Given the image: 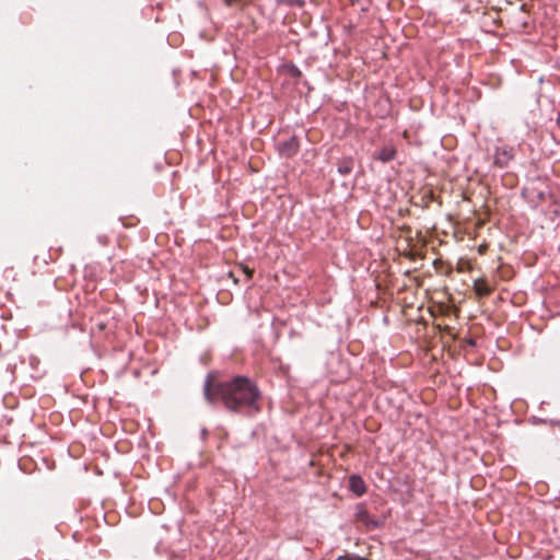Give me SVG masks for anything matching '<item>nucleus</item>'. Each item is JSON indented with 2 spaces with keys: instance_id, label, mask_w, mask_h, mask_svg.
Wrapping results in <instances>:
<instances>
[{
  "instance_id": "nucleus-1",
  "label": "nucleus",
  "mask_w": 560,
  "mask_h": 560,
  "mask_svg": "<svg viewBox=\"0 0 560 560\" xmlns=\"http://www.w3.org/2000/svg\"><path fill=\"white\" fill-rule=\"evenodd\" d=\"M203 394L208 402L220 400L232 412L259 411L260 390L246 376L238 375L230 381L214 382L213 376L209 374L205 380Z\"/></svg>"
},
{
  "instance_id": "nucleus-2",
  "label": "nucleus",
  "mask_w": 560,
  "mask_h": 560,
  "mask_svg": "<svg viewBox=\"0 0 560 560\" xmlns=\"http://www.w3.org/2000/svg\"><path fill=\"white\" fill-rule=\"evenodd\" d=\"M355 520L362 524L366 529H377L384 525L385 520L372 516L365 509L358 508Z\"/></svg>"
},
{
  "instance_id": "nucleus-6",
  "label": "nucleus",
  "mask_w": 560,
  "mask_h": 560,
  "mask_svg": "<svg viewBox=\"0 0 560 560\" xmlns=\"http://www.w3.org/2000/svg\"><path fill=\"white\" fill-rule=\"evenodd\" d=\"M474 290H475V293L479 298L488 296L491 293V291H492V289L489 287L487 281L485 279H481V278L475 280V282H474Z\"/></svg>"
},
{
  "instance_id": "nucleus-3",
  "label": "nucleus",
  "mask_w": 560,
  "mask_h": 560,
  "mask_svg": "<svg viewBox=\"0 0 560 560\" xmlns=\"http://www.w3.org/2000/svg\"><path fill=\"white\" fill-rule=\"evenodd\" d=\"M514 158V149L509 145L497 147L494 153V165L505 167Z\"/></svg>"
},
{
  "instance_id": "nucleus-4",
  "label": "nucleus",
  "mask_w": 560,
  "mask_h": 560,
  "mask_svg": "<svg viewBox=\"0 0 560 560\" xmlns=\"http://www.w3.org/2000/svg\"><path fill=\"white\" fill-rule=\"evenodd\" d=\"M349 489L358 497L366 492L365 482L359 475H351L349 477Z\"/></svg>"
},
{
  "instance_id": "nucleus-8",
  "label": "nucleus",
  "mask_w": 560,
  "mask_h": 560,
  "mask_svg": "<svg viewBox=\"0 0 560 560\" xmlns=\"http://www.w3.org/2000/svg\"><path fill=\"white\" fill-rule=\"evenodd\" d=\"M352 167H353L352 160H350V159L349 160H343L338 165V172L341 175H348L349 173H351Z\"/></svg>"
},
{
  "instance_id": "nucleus-11",
  "label": "nucleus",
  "mask_w": 560,
  "mask_h": 560,
  "mask_svg": "<svg viewBox=\"0 0 560 560\" xmlns=\"http://www.w3.org/2000/svg\"><path fill=\"white\" fill-rule=\"evenodd\" d=\"M234 2H235V0H224V3H225L228 7H231Z\"/></svg>"
},
{
  "instance_id": "nucleus-5",
  "label": "nucleus",
  "mask_w": 560,
  "mask_h": 560,
  "mask_svg": "<svg viewBox=\"0 0 560 560\" xmlns=\"http://www.w3.org/2000/svg\"><path fill=\"white\" fill-rule=\"evenodd\" d=\"M383 163L393 161L396 158V149L392 145L383 147L375 155Z\"/></svg>"
},
{
  "instance_id": "nucleus-7",
  "label": "nucleus",
  "mask_w": 560,
  "mask_h": 560,
  "mask_svg": "<svg viewBox=\"0 0 560 560\" xmlns=\"http://www.w3.org/2000/svg\"><path fill=\"white\" fill-rule=\"evenodd\" d=\"M299 142L296 138L292 137L289 141L280 144V152L288 156L294 154L298 151Z\"/></svg>"
},
{
  "instance_id": "nucleus-9",
  "label": "nucleus",
  "mask_w": 560,
  "mask_h": 560,
  "mask_svg": "<svg viewBox=\"0 0 560 560\" xmlns=\"http://www.w3.org/2000/svg\"><path fill=\"white\" fill-rule=\"evenodd\" d=\"M336 560H368V559L362 558L357 555L346 553V555L339 556Z\"/></svg>"
},
{
  "instance_id": "nucleus-10",
  "label": "nucleus",
  "mask_w": 560,
  "mask_h": 560,
  "mask_svg": "<svg viewBox=\"0 0 560 560\" xmlns=\"http://www.w3.org/2000/svg\"><path fill=\"white\" fill-rule=\"evenodd\" d=\"M244 272L246 273V276H247V278H248V279H249V278H252V276H253V270H252V269H249V268L245 267V268H244Z\"/></svg>"
}]
</instances>
